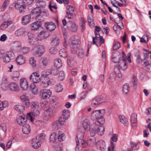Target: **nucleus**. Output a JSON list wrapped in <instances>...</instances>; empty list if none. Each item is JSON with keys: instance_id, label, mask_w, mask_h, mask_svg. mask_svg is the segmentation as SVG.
<instances>
[{"instance_id": "f257e3e1", "label": "nucleus", "mask_w": 151, "mask_h": 151, "mask_svg": "<svg viewBox=\"0 0 151 151\" xmlns=\"http://www.w3.org/2000/svg\"><path fill=\"white\" fill-rule=\"evenodd\" d=\"M41 76L42 79L40 86L42 88H47L48 86L51 85L53 83V79L48 77L47 74H44L43 73H42Z\"/></svg>"}, {"instance_id": "f03ea898", "label": "nucleus", "mask_w": 151, "mask_h": 151, "mask_svg": "<svg viewBox=\"0 0 151 151\" xmlns=\"http://www.w3.org/2000/svg\"><path fill=\"white\" fill-rule=\"evenodd\" d=\"M45 51V47L42 45L35 46L33 49V53L34 55L38 57L41 56Z\"/></svg>"}, {"instance_id": "7ed1b4c3", "label": "nucleus", "mask_w": 151, "mask_h": 151, "mask_svg": "<svg viewBox=\"0 0 151 151\" xmlns=\"http://www.w3.org/2000/svg\"><path fill=\"white\" fill-rule=\"evenodd\" d=\"M40 108L31 110V112L27 114V118L31 122H33L34 119V116L39 115L40 113Z\"/></svg>"}, {"instance_id": "20e7f679", "label": "nucleus", "mask_w": 151, "mask_h": 151, "mask_svg": "<svg viewBox=\"0 0 151 151\" xmlns=\"http://www.w3.org/2000/svg\"><path fill=\"white\" fill-rule=\"evenodd\" d=\"M56 113V109L50 108L48 109H46L45 113L44 119L46 120H48L52 116L54 115Z\"/></svg>"}, {"instance_id": "39448f33", "label": "nucleus", "mask_w": 151, "mask_h": 151, "mask_svg": "<svg viewBox=\"0 0 151 151\" xmlns=\"http://www.w3.org/2000/svg\"><path fill=\"white\" fill-rule=\"evenodd\" d=\"M104 113V110H94L91 114V117L93 119H98L101 118L102 114Z\"/></svg>"}, {"instance_id": "423d86ee", "label": "nucleus", "mask_w": 151, "mask_h": 151, "mask_svg": "<svg viewBox=\"0 0 151 151\" xmlns=\"http://www.w3.org/2000/svg\"><path fill=\"white\" fill-rule=\"evenodd\" d=\"M127 61L126 59L123 57H121L119 59L118 65L121 70H124L127 68L126 63Z\"/></svg>"}, {"instance_id": "0eeeda50", "label": "nucleus", "mask_w": 151, "mask_h": 151, "mask_svg": "<svg viewBox=\"0 0 151 151\" xmlns=\"http://www.w3.org/2000/svg\"><path fill=\"white\" fill-rule=\"evenodd\" d=\"M32 13L36 16V20L40 19L39 18H42V13H44V11H42L40 7H37L35 8L32 11Z\"/></svg>"}, {"instance_id": "6e6552de", "label": "nucleus", "mask_w": 151, "mask_h": 151, "mask_svg": "<svg viewBox=\"0 0 151 151\" xmlns=\"http://www.w3.org/2000/svg\"><path fill=\"white\" fill-rule=\"evenodd\" d=\"M27 119H28L27 116H26L24 115H19L17 117V121L19 124L23 125L27 123L26 122Z\"/></svg>"}, {"instance_id": "1a4fd4ad", "label": "nucleus", "mask_w": 151, "mask_h": 151, "mask_svg": "<svg viewBox=\"0 0 151 151\" xmlns=\"http://www.w3.org/2000/svg\"><path fill=\"white\" fill-rule=\"evenodd\" d=\"M40 75L37 73L34 72L30 76L29 78L30 80L32 81L33 83H37L40 81Z\"/></svg>"}, {"instance_id": "9d476101", "label": "nucleus", "mask_w": 151, "mask_h": 151, "mask_svg": "<svg viewBox=\"0 0 151 151\" xmlns=\"http://www.w3.org/2000/svg\"><path fill=\"white\" fill-rule=\"evenodd\" d=\"M41 92V97L43 99H49L52 94L51 91L49 89L42 90Z\"/></svg>"}, {"instance_id": "9b49d317", "label": "nucleus", "mask_w": 151, "mask_h": 151, "mask_svg": "<svg viewBox=\"0 0 151 151\" xmlns=\"http://www.w3.org/2000/svg\"><path fill=\"white\" fill-rule=\"evenodd\" d=\"M49 35L48 32L42 31L40 32L37 37L38 40H41L46 38L49 36Z\"/></svg>"}, {"instance_id": "f8f14e48", "label": "nucleus", "mask_w": 151, "mask_h": 151, "mask_svg": "<svg viewBox=\"0 0 151 151\" xmlns=\"http://www.w3.org/2000/svg\"><path fill=\"white\" fill-rule=\"evenodd\" d=\"M96 146L101 150L104 151L106 148V145L105 142L103 140H101L96 143Z\"/></svg>"}, {"instance_id": "ddd939ff", "label": "nucleus", "mask_w": 151, "mask_h": 151, "mask_svg": "<svg viewBox=\"0 0 151 151\" xmlns=\"http://www.w3.org/2000/svg\"><path fill=\"white\" fill-rule=\"evenodd\" d=\"M115 64L114 65V72L115 73V74L116 76L118 78H121L122 76V75L120 72L119 66L117 63H114Z\"/></svg>"}, {"instance_id": "4468645a", "label": "nucleus", "mask_w": 151, "mask_h": 151, "mask_svg": "<svg viewBox=\"0 0 151 151\" xmlns=\"http://www.w3.org/2000/svg\"><path fill=\"white\" fill-rule=\"evenodd\" d=\"M21 88L24 90H26L28 88V84L27 79L25 78L21 79L20 81Z\"/></svg>"}, {"instance_id": "2eb2a0df", "label": "nucleus", "mask_w": 151, "mask_h": 151, "mask_svg": "<svg viewBox=\"0 0 151 151\" xmlns=\"http://www.w3.org/2000/svg\"><path fill=\"white\" fill-rule=\"evenodd\" d=\"M11 46L14 50L17 51L20 50L22 47L21 43L18 41L13 42L11 44Z\"/></svg>"}, {"instance_id": "dca6fc26", "label": "nucleus", "mask_w": 151, "mask_h": 151, "mask_svg": "<svg viewBox=\"0 0 151 151\" xmlns=\"http://www.w3.org/2000/svg\"><path fill=\"white\" fill-rule=\"evenodd\" d=\"M46 28L50 31L54 30L56 28V26L55 23L51 22L45 23Z\"/></svg>"}, {"instance_id": "f3484780", "label": "nucleus", "mask_w": 151, "mask_h": 151, "mask_svg": "<svg viewBox=\"0 0 151 151\" xmlns=\"http://www.w3.org/2000/svg\"><path fill=\"white\" fill-rule=\"evenodd\" d=\"M37 138H33L32 140L31 144L32 147L35 149H38L41 146V142Z\"/></svg>"}, {"instance_id": "a211bd4d", "label": "nucleus", "mask_w": 151, "mask_h": 151, "mask_svg": "<svg viewBox=\"0 0 151 151\" xmlns=\"http://www.w3.org/2000/svg\"><path fill=\"white\" fill-rule=\"evenodd\" d=\"M101 98L100 96H98L94 98L91 102L93 106H95L102 103Z\"/></svg>"}, {"instance_id": "6ab92c4d", "label": "nucleus", "mask_w": 151, "mask_h": 151, "mask_svg": "<svg viewBox=\"0 0 151 151\" xmlns=\"http://www.w3.org/2000/svg\"><path fill=\"white\" fill-rule=\"evenodd\" d=\"M23 126L22 131L23 133L26 134H29L31 131L30 126L27 123L23 125Z\"/></svg>"}, {"instance_id": "aec40b11", "label": "nucleus", "mask_w": 151, "mask_h": 151, "mask_svg": "<svg viewBox=\"0 0 151 151\" xmlns=\"http://www.w3.org/2000/svg\"><path fill=\"white\" fill-rule=\"evenodd\" d=\"M84 132H82L80 133H78V134L77 136H76L77 139L76 138V145L77 146L78 145L80 146L81 145V144L82 142V141H83V139H81L79 140L78 138H82L84 136Z\"/></svg>"}, {"instance_id": "412c9836", "label": "nucleus", "mask_w": 151, "mask_h": 151, "mask_svg": "<svg viewBox=\"0 0 151 151\" xmlns=\"http://www.w3.org/2000/svg\"><path fill=\"white\" fill-rule=\"evenodd\" d=\"M79 41L77 39H75L73 38H71L69 40V44L74 47H77L78 45Z\"/></svg>"}, {"instance_id": "4be33fe9", "label": "nucleus", "mask_w": 151, "mask_h": 151, "mask_svg": "<svg viewBox=\"0 0 151 151\" xmlns=\"http://www.w3.org/2000/svg\"><path fill=\"white\" fill-rule=\"evenodd\" d=\"M30 90L35 95L38 94L39 91L35 83H32L29 86Z\"/></svg>"}, {"instance_id": "5701e85b", "label": "nucleus", "mask_w": 151, "mask_h": 151, "mask_svg": "<svg viewBox=\"0 0 151 151\" xmlns=\"http://www.w3.org/2000/svg\"><path fill=\"white\" fill-rule=\"evenodd\" d=\"M9 85V82L7 78L6 77H3L1 80V86L4 89L8 88Z\"/></svg>"}, {"instance_id": "b1692460", "label": "nucleus", "mask_w": 151, "mask_h": 151, "mask_svg": "<svg viewBox=\"0 0 151 151\" xmlns=\"http://www.w3.org/2000/svg\"><path fill=\"white\" fill-rule=\"evenodd\" d=\"M18 65H22L25 62V58L22 55L18 56L16 59Z\"/></svg>"}, {"instance_id": "393cba45", "label": "nucleus", "mask_w": 151, "mask_h": 151, "mask_svg": "<svg viewBox=\"0 0 151 151\" xmlns=\"http://www.w3.org/2000/svg\"><path fill=\"white\" fill-rule=\"evenodd\" d=\"M9 87L10 90L17 91L19 90L18 85L15 83H12L9 85Z\"/></svg>"}, {"instance_id": "a878e982", "label": "nucleus", "mask_w": 151, "mask_h": 151, "mask_svg": "<svg viewBox=\"0 0 151 151\" xmlns=\"http://www.w3.org/2000/svg\"><path fill=\"white\" fill-rule=\"evenodd\" d=\"M119 118L120 122L126 126L128 123V121L127 118L123 115H119Z\"/></svg>"}, {"instance_id": "bb28decb", "label": "nucleus", "mask_w": 151, "mask_h": 151, "mask_svg": "<svg viewBox=\"0 0 151 151\" xmlns=\"http://www.w3.org/2000/svg\"><path fill=\"white\" fill-rule=\"evenodd\" d=\"M31 16L29 15H27L23 16L22 18V22L25 24L28 23L31 20Z\"/></svg>"}, {"instance_id": "cd10ccee", "label": "nucleus", "mask_w": 151, "mask_h": 151, "mask_svg": "<svg viewBox=\"0 0 151 151\" xmlns=\"http://www.w3.org/2000/svg\"><path fill=\"white\" fill-rule=\"evenodd\" d=\"M25 32V30L24 29L20 28L15 31V35L17 37H19L23 35Z\"/></svg>"}, {"instance_id": "c85d7f7f", "label": "nucleus", "mask_w": 151, "mask_h": 151, "mask_svg": "<svg viewBox=\"0 0 151 151\" xmlns=\"http://www.w3.org/2000/svg\"><path fill=\"white\" fill-rule=\"evenodd\" d=\"M104 132V128L103 125H101L98 127L96 129V132L100 135H103Z\"/></svg>"}, {"instance_id": "c756f323", "label": "nucleus", "mask_w": 151, "mask_h": 151, "mask_svg": "<svg viewBox=\"0 0 151 151\" xmlns=\"http://www.w3.org/2000/svg\"><path fill=\"white\" fill-rule=\"evenodd\" d=\"M30 27L32 30H36L40 27V22H37L33 23L31 24Z\"/></svg>"}, {"instance_id": "7c9ffc66", "label": "nucleus", "mask_w": 151, "mask_h": 151, "mask_svg": "<svg viewBox=\"0 0 151 151\" xmlns=\"http://www.w3.org/2000/svg\"><path fill=\"white\" fill-rule=\"evenodd\" d=\"M14 109L19 112H22L24 110V106L21 105H17L15 106Z\"/></svg>"}, {"instance_id": "2f4dec72", "label": "nucleus", "mask_w": 151, "mask_h": 151, "mask_svg": "<svg viewBox=\"0 0 151 151\" xmlns=\"http://www.w3.org/2000/svg\"><path fill=\"white\" fill-rule=\"evenodd\" d=\"M130 90L129 86L127 83L125 84L122 87V91L124 93H127Z\"/></svg>"}, {"instance_id": "473e14b6", "label": "nucleus", "mask_w": 151, "mask_h": 151, "mask_svg": "<svg viewBox=\"0 0 151 151\" xmlns=\"http://www.w3.org/2000/svg\"><path fill=\"white\" fill-rule=\"evenodd\" d=\"M82 124L83 127L85 129H87L90 127L89 122L87 119H85L83 121Z\"/></svg>"}, {"instance_id": "72a5a7b5", "label": "nucleus", "mask_w": 151, "mask_h": 151, "mask_svg": "<svg viewBox=\"0 0 151 151\" xmlns=\"http://www.w3.org/2000/svg\"><path fill=\"white\" fill-rule=\"evenodd\" d=\"M123 29V26L122 24V26L120 27L117 24L114 25V30L116 32V33L119 34L120 29Z\"/></svg>"}, {"instance_id": "f704fd0d", "label": "nucleus", "mask_w": 151, "mask_h": 151, "mask_svg": "<svg viewBox=\"0 0 151 151\" xmlns=\"http://www.w3.org/2000/svg\"><path fill=\"white\" fill-rule=\"evenodd\" d=\"M54 65L58 68H60L62 65L61 60L59 59H55L54 61Z\"/></svg>"}, {"instance_id": "c9c22d12", "label": "nucleus", "mask_w": 151, "mask_h": 151, "mask_svg": "<svg viewBox=\"0 0 151 151\" xmlns=\"http://www.w3.org/2000/svg\"><path fill=\"white\" fill-rule=\"evenodd\" d=\"M50 40L55 45H57L60 43L59 39L57 37H52L50 39Z\"/></svg>"}, {"instance_id": "e433bc0d", "label": "nucleus", "mask_w": 151, "mask_h": 151, "mask_svg": "<svg viewBox=\"0 0 151 151\" xmlns=\"http://www.w3.org/2000/svg\"><path fill=\"white\" fill-rule=\"evenodd\" d=\"M12 22L11 21H8L4 22L1 25L0 28L1 29H6Z\"/></svg>"}, {"instance_id": "4c0bfd02", "label": "nucleus", "mask_w": 151, "mask_h": 151, "mask_svg": "<svg viewBox=\"0 0 151 151\" xmlns=\"http://www.w3.org/2000/svg\"><path fill=\"white\" fill-rule=\"evenodd\" d=\"M31 110L40 108L39 104L36 101L32 102L31 105Z\"/></svg>"}, {"instance_id": "58836bf2", "label": "nucleus", "mask_w": 151, "mask_h": 151, "mask_svg": "<svg viewBox=\"0 0 151 151\" xmlns=\"http://www.w3.org/2000/svg\"><path fill=\"white\" fill-rule=\"evenodd\" d=\"M67 116H64L61 115L59 118L58 121L60 123H61L62 124V125H63L64 124V122L68 118Z\"/></svg>"}, {"instance_id": "ea45409f", "label": "nucleus", "mask_w": 151, "mask_h": 151, "mask_svg": "<svg viewBox=\"0 0 151 151\" xmlns=\"http://www.w3.org/2000/svg\"><path fill=\"white\" fill-rule=\"evenodd\" d=\"M70 29L72 32H75L77 30V26L76 24L72 22L70 23Z\"/></svg>"}, {"instance_id": "a19ab883", "label": "nucleus", "mask_w": 151, "mask_h": 151, "mask_svg": "<svg viewBox=\"0 0 151 151\" xmlns=\"http://www.w3.org/2000/svg\"><path fill=\"white\" fill-rule=\"evenodd\" d=\"M67 62L68 65L70 67H72L76 64V62L74 61L73 59L72 58L69 57L68 58Z\"/></svg>"}, {"instance_id": "79ce46f5", "label": "nucleus", "mask_w": 151, "mask_h": 151, "mask_svg": "<svg viewBox=\"0 0 151 151\" xmlns=\"http://www.w3.org/2000/svg\"><path fill=\"white\" fill-rule=\"evenodd\" d=\"M88 143L90 144L93 146L96 142V139L93 136H90L88 138Z\"/></svg>"}, {"instance_id": "37998d69", "label": "nucleus", "mask_w": 151, "mask_h": 151, "mask_svg": "<svg viewBox=\"0 0 151 151\" xmlns=\"http://www.w3.org/2000/svg\"><path fill=\"white\" fill-rule=\"evenodd\" d=\"M58 139V140L60 142L63 141L65 139L64 134L61 132H59Z\"/></svg>"}, {"instance_id": "c03bdc74", "label": "nucleus", "mask_w": 151, "mask_h": 151, "mask_svg": "<svg viewBox=\"0 0 151 151\" xmlns=\"http://www.w3.org/2000/svg\"><path fill=\"white\" fill-rule=\"evenodd\" d=\"M55 89L57 92H61L63 90V86L60 83L58 84L55 86Z\"/></svg>"}, {"instance_id": "a18cd8bd", "label": "nucleus", "mask_w": 151, "mask_h": 151, "mask_svg": "<svg viewBox=\"0 0 151 151\" xmlns=\"http://www.w3.org/2000/svg\"><path fill=\"white\" fill-rule=\"evenodd\" d=\"M19 76V73L18 71H15L13 72L12 77V78L16 80L17 79Z\"/></svg>"}, {"instance_id": "49530a36", "label": "nucleus", "mask_w": 151, "mask_h": 151, "mask_svg": "<svg viewBox=\"0 0 151 151\" xmlns=\"http://www.w3.org/2000/svg\"><path fill=\"white\" fill-rule=\"evenodd\" d=\"M88 22L90 26H93L94 22L93 19L92 15H89L88 17Z\"/></svg>"}, {"instance_id": "de8ad7c7", "label": "nucleus", "mask_w": 151, "mask_h": 151, "mask_svg": "<svg viewBox=\"0 0 151 151\" xmlns=\"http://www.w3.org/2000/svg\"><path fill=\"white\" fill-rule=\"evenodd\" d=\"M5 54L11 59L14 58L15 57L14 54L12 50H10L5 53Z\"/></svg>"}, {"instance_id": "09e8293b", "label": "nucleus", "mask_w": 151, "mask_h": 151, "mask_svg": "<svg viewBox=\"0 0 151 151\" xmlns=\"http://www.w3.org/2000/svg\"><path fill=\"white\" fill-rule=\"evenodd\" d=\"M93 42L92 43L93 44H96L97 46H99L97 44L98 42H99V39L98 37H93ZM101 44H99V46H100Z\"/></svg>"}, {"instance_id": "8fccbe9b", "label": "nucleus", "mask_w": 151, "mask_h": 151, "mask_svg": "<svg viewBox=\"0 0 151 151\" xmlns=\"http://www.w3.org/2000/svg\"><path fill=\"white\" fill-rule=\"evenodd\" d=\"M144 50L143 54L144 55V58L143 60L144 61H147V58H148L149 57V51L148 50L145 49H144Z\"/></svg>"}, {"instance_id": "3c124183", "label": "nucleus", "mask_w": 151, "mask_h": 151, "mask_svg": "<svg viewBox=\"0 0 151 151\" xmlns=\"http://www.w3.org/2000/svg\"><path fill=\"white\" fill-rule=\"evenodd\" d=\"M58 78L60 81H62L65 78V75L63 71H60L59 72L58 75Z\"/></svg>"}, {"instance_id": "603ef678", "label": "nucleus", "mask_w": 151, "mask_h": 151, "mask_svg": "<svg viewBox=\"0 0 151 151\" xmlns=\"http://www.w3.org/2000/svg\"><path fill=\"white\" fill-rule=\"evenodd\" d=\"M62 126V123H60L58 121H57L55 122H54L53 125V127L55 129H57Z\"/></svg>"}, {"instance_id": "864d4df0", "label": "nucleus", "mask_w": 151, "mask_h": 151, "mask_svg": "<svg viewBox=\"0 0 151 151\" xmlns=\"http://www.w3.org/2000/svg\"><path fill=\"white\" fill-rule=\"evenodd\" d=\"M9 2V1L8 0H5L4 1L1 8V9L2 11H4L5 10Z\"/></svg>"}, {"instance_id": "5fc2aeb1", "label": "nucleus", "mask_w": 151, "mask_h": 151, "mask_svg": "<svg viewBox=\"0 0 151 151\" xmlns=\"http://www.w3.org/2000/svg\"><path fill=\"white\" fill-rule=\"evenodd\" d=\"M8 106V102L6 101H0V109L3 108H5L7 107Z\"/></svg>"}, {"instance_id": "6e6d98bb", "label": "nucleus", "mask_w": 151, "mask_h": 151, "mask_svg": "<svg viewBox=\"0 0 151 151\" xmlns=\"http://www.w3.org/2000/svg\"><path fill=\"white\" fill-rule=\"evenodd\" d=\"M48 71L50 74H52L54 75H56L58 73V70L56 68H52V69H49Z\"/></svg>"}, {"instance_id": "4d7b16f0", "label": "nucleus", "mask_w": 151, "mask_h": 151, "mask_svg": "<svg viewBox=\"0 0 151 151\" xmlns=\"http://www.w3.org/2000/svg\"><path fill=\"white\" fill-rule=\"evenodd\" d=\"M2 58L4 62L6 63L9 62L10 61L11 59V58H10L5 54L3 55V57Z\"/></svg>"}, {"instance_id": "13d9d810", "label": "nucleus", "mask_w": 151, "mask_h": 151, "mask_svg": "<svg viewBox=\"0 0 151 151\" xmlns=\"http://www.w3.org/2000/svg\"><path fill=\"white\" fill-rule=\"evenodd\" d=\"M45 138V135L43 134H40L36 137H35V138H37L39 140V142H41Z\"/></svg>"}, {"instance_id": "bf43d9fd", "label": "nucleus", "mask_w": 151, "mask_h": 151, "mask_svg": "<svg viewBox=\"0 0 151 151\" xmlns=\"http://www.w3.org/2000/svg\"><path fill=\"white\" fill-rule=\"evenodd\" d=\"M98 119V120L95 122L96 124L98 125V124H102L104 123L105 121L104 118L102 116L101 118L98 119Z\"/></svg>"}, {"instance_id": "052dcab7", "label": "nucleus", "mask_w": 151, "mask_h": 151, "mask_svg": "<svg viewBox=\"0 0 151 151\" xmlns=\"http://www.w3.org/2000/svg\"><path fill=\"white\" fill-rule=\"evenodd\" d=\"M59 54L61 57L63 58H66L67 56L66 53L64 50H60L59 51Z\"/></svg>"}, {"instance_id": "680f3d73", "label": "nucleus", "mask_w": 151, "mask_h": 151, "mask_svg": "<svg viewBox=\"0 0 151 151\" xmlns=\"http://www.w3.org/2000/svg\"><path fill=\"white\" fill-rule=\"evenodd\" d=\"M57 138L56 134L55 133H53L51 135L50 138V140L53 142H54L56 140Z\"/></svg>"}, {"instance_id": "e2e57ef3", "label": "nucleus", "mask_w": 151, "mask_h": 151, "mask_svg": "<svg viewBox=\"0 0 151 151\" xmlns=\"http://www.w3.org/2000/svg\"><path fill=\"white\" fill-rule=\"evenodd\" d=\"M111 145L108 147L107 148L108 151H113V135L112 137L111 138Z\"/></svg>"}, {"instance_id": "0e129e2a", "label": "nucleus", "mask_w": 151, "mask_h": 151, "mask_svg": "<svg viewBox=\"0 0 151 151\" xmlns=\"http://www.w3.org/2000/svg\"><path fill=\"white\" fill-rule=\"evenodd\" d=\"M36 61L34 60V58H31L29 60V63L33 67L36 66Z\"/></svg>"}, {"instance_id": "69168bd1", "label": "nucleus", "mask_w": 151, "mask_h": 151, "mask_svg": "<svg viewBox=\"0 0 151 151\" xmlns=\"http://www.w3.org/2000/svg\"><path fill=\"white\" fill-rule=\"evenodd\" d=\"M67 9L69 12L72 13L74 12L75 10L74 8L70 5H68L67 6Z\"/></svg>"}, {"instance_id": "338daca9", "label": "nucleus", "mask_w": 151, "mask_h": 151, "mask_svg": "<svg viewBox=\"0 0 151 151\" xmlns=\"http://www.w3.org/2000/svg\"><path fill=\"white\" fill-rule=\"evenodd\" d=\"M131 123L137 122V115L134 114H132L131 119Z\"/></svg>"}, {"instance_id": "774afa93", "label": "nucleus", "mask_w": 151, "mask_h": 151, "mask_svg": "<svg viewBox=\"0 0 151 151\" xmlns=\"http://www.w3.org/2000/svg\"><path fill=\"white\" fill-rule=\"evenodd\" d=\"M50 52L52 54H55L57 52V49L54 47H51L49 49Z\"/></svg>"}]
</instances>
